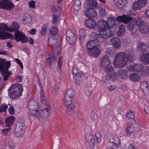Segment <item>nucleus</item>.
I'll return each mask as SVG.
<instances>
[{"mask_svg":"<svg viewBox=\"0 0 149 149\" xmlns=\"http://www.w3.org/2000/svg\"><path fill=\"white\" fill-rule=\"evenodd\" d=\"M134 52L132 50H129L125 52L118 53L114 61L115 67L117 68H122L127 64L128 61H131L133 59Z\"/></svg>","mask_w":149,"mask_h":149,"instance_id":"nucleus-1","label":"nucleus"},{"mask_svg":"<svg viewBox=\"0 0 149 149\" xmlns=\"http://www.w3.org/2000/svg\"><path fill=\"white\" fill-rule=\"evenodd\" d=\"M132 19V17L128 15H123L119 16L115 18L110 17L107 19V22L104 20H102L99 21L98 25H101L110 29L115 26L116 25V22H119L121 23H124L127 24L129 21Z\"/></svg>","mask_w":149,"mask_h":149,"instance_id":"nucleus-2","label":"nucleus"},{"mask_svg":"<svg viewBox=\"0 0 149 149\" xmlns=\"http://www.w3.org/2000/svg\"><path fill=\"white\" fill-rule=\"evenodd\" d=\"M98 30L99 34L95 32H92L91 34V38L95 39L98 41V44L102 42L103 39H107L112 36L111 31L110 28H108L104 26L98 25Z\"/></svg>","mask_w":149,"mask_h":149,"instance_id":"nucleus-3","label":"nucleus"},{"mask_svg":"<svg viewBox=\"0 0 149 149\" xmlns=\"http://www.w3.org/2000/svg\"><path fill=\"white\" fill-rule=\"evenodd\" d=\"M23 90L22 86L21 84H15L12 86L8 89L9 95L11 98H17L22 95Z\"/></svg>","mask_w":149,"mask_h":149,"instance_id":"nucleus-4","label":"nucleus"},{"mask_svg":"<svg viewBox=\"0 0 149 149\" xmlns=\"http://www.w3.org/2000/svg\"><path fill=\"white\" fill-rule=\"evenodd\" d=\"M10 66V62L8 61L6 62L5 59H0V71H1V74L3 77L4 81L6 80L11 74V73L9 72L8 70Z\"/></svg>","mask_w":149,"mask_h":149,"instance_id":"nucleus-5","label":"nucleus"},{"mask_svg":"<svg viewBox=\"0 0 149 149\" xmlns=\"http://www.w3.org/2000/svg\"><path fill=\"white\" fill-rule=\"evenodd\" d=\"M29 113L32 116L38 117L41 115L42 112H40L38 110L34 109V107L36 106V103L33 101H30L29 103Z\"/></svg>","mask_w":149,"mask_h":149,"instance_id":"nucleus-6","label":"nucleus"},{"mask_svg":"<svg viewBox=\"0 0 149 149\" xmlns=\"http://www.w3.org/2000/svg\"><path fill=\"white\" fill-rule=\"evenodd\" d=\"M15 7L12 2L9 0H0V8H5L6 10H10Z\"/></svg>","mask_w":149,"mask_h":149,"instance_id":"nucleus-7","label":"nucleus"},{"mask_svg":"<svg viewBox=\"0 0 149 149\" xmlns=\"http://www.w3.org/2000/svg\"><path fill=\"white\" fill-rule=\"evenodd\" d=\"M14 35V38L17 42L20 41L24 43L28 41V38L26 37L25 34L19 30L15 31Z\"/></svg>","mask_w":149,"mask_h":149,"instance_id":"nucleus-8","label":"nucleus"},{"mask_svg":"<svg viewBox=\"0 0 149 149\" xmlns=\"http://www.w3.org/2000/svg\"><path fill=\"white\" fill-rule=\"evenodd\" d=\"M74 96L73 90L72 89H68L66 91L63 100L64 103L66 104L68 103H72Z\"/></svg>","mask_w":149,"mask_h":149,"instance_id":"nucleus-9","label":"nucleus"},{"mask_svg":"<svg viewBox=\"0 0 149 149\" xmlns=\"http://www.w3.org/2000/svg\"><path fill=\"white\" fill-rule=\"evenodd\" d=\"M106 72L107 74L105 78L107 80H115L117 79L118 77L117 73L114 71L113 68L111 66H110V69L109 70H107Z\"/></svg>","mask_w":149,"mask_h":149,"instance_id":"nucleus-10","label":"nucleus"},{"mask_svg":"<svg viewBox=\"0 0 149 149\" xmlns=\"http://www.w3.org/2000/svg\"><path fill=\"white\" fill-rule=\"evenodd\" d=\"M111 64V61L108 56L107 55L104 56L101 62V68L105 69V72H107V70H109L110 67L109 68Z\"/></svg>","mask_w":149,"mask_h":149,"instance_id":"nucleus-11","label":"nucleus"},{"mask_svg":"<svg viewBox=\"0 0 149 149\" xmlns=\"http://www.w3.org/2000/svg\"><path fill=\"white\" fill-rule=\"evenodd\" d=\"M66 35L67 41L71 45H74L76 41V38L74 33L70 29L67 30Z\"/></svg>","mask_w":149,"mask_h":149,"instance_id":"nucleus-12","label":"nucleus"},{"mask_svg":"<svg viewBox=\"0 0 149 149\" xmlns=\"http://www.w3.org/2000/svg\"><path fill=\"white\" fill-rule=\"evenodd\" d=\"M139 31L143 34H146L149 31V27L147 23L143 20H141L139 22Z\"/></svg>","mask_w":149,"mask_h":149,"instance_id":"nucleus-13","label":"nucleus"},{"mask_svg":"<svg viewBox=\"0 0 149 149\" xmlns=\"http://www.w3.org/2000/svg\"><path fill=\"white\" fill-rule=\"evenodd\" d=\"M61 39L57 40L55 36H53L49 39V44L50 46H52L55 49L57 48H59L61 45Z\"/></svg>","mask_w":149,"mask_h":149,"instance_id":"nucleus-14","label":"nucleus"},{"mask_svg":"<svg viewBox=\"0 0 149 149\" xmlns=\"http://www.w3.org/2000/svg\"><path fill=\"white\" fill-rule=\"evenodd\" d=\"M1 25L2 28H3L4 30L10 32L18 30L19 29V24L16 22H13L11 24L10 28L6 24H1Z\"/></svg>","mask_w":149,"mask_h":149,"instance_id":"nucleus-15","label":"nucleus"},{"mask_svg":"<svg viewBox=\"0 0 149 149\" xmlns=\"http://www.w3.org/2000/svg\"><path fill=\"white\" fill-rule=\"evenodd\" d=\"M65 105V109L66 113L69 116L72 115L74 113V107L73 104L72 103H68V104H66L64 103Z\"/></svg>","mask_w":149,"mask_h":149,"instance_id":"nucleus-16","label":"nucleus"},{"mask_svg":"<svg viewBox=\"0 0 149 149\" xmlns=\"http://www.w3.org/2000/svg\"><path fill=\"white\" fill-rule=\"evenodd\" d=\"M126 117V120L129 124H135L136 123L134 113L131 111L130 110L127 112Z\"/></svg>","mask_w":149,"mask_h":149,"instance_id":"nucleus-17","label":"nucleus"},{"mask_svg":"<svg viewBox=\"0 0 149 149\" xmlns=\"http://www.w3.org/2000/svg\"><path fill=\"white\" fill-rule=\"evenodd\" d=\"M140 21V19L139 18L138 20L136 19L133 20L132 17V19L127 23H128L130 21L127 26L128 29L130 31L133 30L136 27L138 24L139 25V22Z\"/></svg>","mask_w":149,"mask_h":149,"instance_id":"nucleus-18","label":"nucleus"},{"mask_svg":"<svg viewBox=\"0 0 149 149\" xmlns=\"http://www.w3.org/2000/svg\"><path fill=\"white\" fill-rule=\"evenodd\" d=\"M143 67L142 65L138 64L134 65H130L128 66L127 69L129 71H135L139 72L142 70Z\"/></svg>","mask_w":149,"mask_h":149,"instance_id":"nucleus-19","label":"nucleus"},{"mask_svg":"<svg viewBox=\"0 0 149 149\" xmlns=\"http://www.w3.org/2000/svg\"><path fill=\"white\" fill-rule=\"evenodd\" d=\"M85 16L88 18H93L97 16L96 11L93 9L88 8L84 12Z\"/></svg>","mask_w":149,"mask_h":149,"instance_id":"nucleus-20","label":"nucleus"},{"mask_svg":"<svg viewBox=\"0 0 149 149\" xmlns=\"http://www.w3.org/2000/svg\"><path fill=\"white\" fill-rule=\"evenodd\" d=\"M88 54L91 56L95 57H97L100 54L99 49L95 47L91 49L87 50Z\"/></svg>","mask_w":149,"mask_h":149,"instance_id":"nucleus-21","label":"nucleus"},{"mask_svg":"<svg viewBox=\"0 0 149 149\" xmlns=\"http://www.w3.org/2000/svg\"><path fill=\"white\" fill-rule=\"evenodd\" d=\"M128 1V0H115V3L118 8L121 9L126 6Z\"/></svg>","mask_w":149,"mask_h":149,"instance_id":"nucleus-22","label":"nucleus"},{"mask_svg":"<svg viewBox=\"0 0 149 149\" xmlns=\"http://www.w3.org/2000/svg\"><path fill=\"white\" fill-rule=\"evenodd\" d=\"M99 44H98V41L95 39L94 40H90L86 43V47L87 50L91 49L95 47V46H97Z\"/></svg>","mask_w":149,"mask_h":149,"instance_id":"nucleus-23","label":"nucleus"},{"mask_svg":"<svg viewBox=\"0 0 149 149\" xmlns=\"http://www.w3.org/2000/svg\"><path fill=\"white\" fill-rule=\"evenodd\" d=\"M96 24V22L95 20L91 19H87L85 23L86 26L91 29H93L95 27Z\"/></svg>","mask_w":149,"mask_h":149,"instance_id":"nucleus-24","label":"nucleus"},{"mask_svg":"<svg viewBox=\"0 0 149 149\" xmlns=\"http://www.w3.org/2000/svg\"><path fill=\"white\" fill-rule=\"evenodd\" d=\"M0 38L3 39H13L14 38V36L6 32L2 31H0Z\"/></svg>","mask_w":149,"mask_h":149,"instance_id":"nucleus-25","label":"nucleus"},{"mask_svg":"<svg viewBox=\"0 0 149 149\" xmlns=\"http://www.w3.org/2000/svg\"><path fill=\"white\" fill-rule=\"evenodd\" d=\"M111 42L112 44L116 48L118 49L120 47L121 41L117 37H113L111 38Z\"/></svg>","mask_w":149,"mask_h":149,"instance_id":"nucleus-26","label":"nucleus"},{"mask_svg":"<svg viewBox=\"0 0 149 149\" xmlns=\"http://www.w3.org/2000/svg\"><path fill=\"white\" fill-rule=\"evenodd\" d=\"M16 128L20 129L25 130V129L24 121L23 118H20L18 119L16 123Z\"/></svg>","mask_w":149,"mask_h":149,"instance_id":"nucleus-27","label":"nucleus"},{"mask_svg":"<svg viewBox=\"0 0 149 149\" xmlns=\"http://www.w3.org/2000/svg\"><path fill=\"white\" fill-rule=\"evenodd\" d=\"M134 125L129 124V125L127 126L125 130L127 136H130L134 131V129L133 126Z\"/></svg>","mask_w":149,"mask_h":149,"instance_id":"nucleus-28","label":"nucleus"},{"mask_svg":"<svg viewBox=\"0 0 149 149\" xmlns=\"http://www.w3.org/2000/svg\"><path fill=\"white\" fill-rule=\"evenodd\" d=\"M24 130L15 128L14 130L15 136L17 137H20L22 136L24 133Z\"/></svg>","mask_w":149,"mask_h":149,"instance_id":"nucleus-29","label":"nucleus"},{"mask_svg":"<svg viewBox=\"0 0 149 149\" xmlns=\"http://www.w3.org/2000/svg\"><path fill=\"white\" fill-rule=\"evenodd\" d=\"M110 141L116 146H118L120 143V139L116 136L111 137L110 139Z\"/></svg>","mask_w":149,"mask_h":149,"instance_id":"nucleus-30","label":"nucleus"},{"mask_svg":"<svg viewBox=\"0 0 149 149\" xmlns=\"http://www.w3.org/2000/svg\"><path fill=\"white\" fill-rule=\"evenodd\" d=\"M86 4L88 6L89 8L93 9V8H96L97 7V2L93 0H88L86 2Z\"/></svg>","mask_w":149,"mask_h":149,"instance_id":"nucleus-31","label":"nucleus"},{"mask_svg":"<svg viewBox=\"0 0 149 149\" xmlns=\"http://www.w3.org/2000/svg\"><path fill=\"white\" fill-rule=\"evenodd\" d=\"M141 60L142 62L146 64L149 63V53L145 54H142L141 57Z\"/></svg>","mask_w":149,"mask_h":149,"instance_id":"nucleus-32","label":"nucleus"},{"mask_svg":"<svg viewBox=\"0 0 149 149\" xmlns=\"http://www.w3.org/2000/svg\"><path fill=\"white\" fill-rule=\"evenodd\" d=\"M118 74L120 77L123 79H125L127 77V72L123 69H120L118 71Z\"/></svg>","mask_w":149,"mask_h":149,"instance_id":"nucleus-33","label":"nucleus"},{"mask_svg":"<svg viewBox=\"0 0 149 149\" xmlns=\"http://www.w3.org/2000/svg\"><path fill=\"white\" fill-rule=\"evenodd\" d=\"M15 120V117L13 116L8 118L5 120V122L8 127H10L13 125Z\"/></svg>","mask_w":149,"mask_h":149,"instance_id":"nucleus-34","label":"nucleus"},{"mask_svg":"<svg viewBox=\"0 0 149 149\" xmlns=\"http://www.w3.org/2000/svg\"><path fill=\"white\" fill-rule=\"evenodd\" d=\"M125 32V26L124 24H121L120 26L119 30L118 32V36H123Z\"/></svg>","mask_w":149,"mask_h":149,"instance_id":"nucleus-35","label":"nucleus"},{"mask_svg":"<svg viewBox=\"0 0 149 149\" xmlns=\"http://www.w3.org/2000/svg\"><path fill=\"white\" fill-rule=\"evenodd\" d=\"M58 29L56 26H53L52 27L49 29V31L50 34L53 36L56 35L58 32Z\"/></svg>","mask_w":149,"mask_h":149,"instance_id":"nucleus-36","label":"nucleus"},{"mask_svg":"<svg viewBox=\"0 0 149 149\" xmlns=\"http://www.w3.org/2000/svg\"><path fill=\"white\" fill-rule=\"evenodd\" d=\"M48 26V24L47 23H45L43 25L40 32V34L41 36H43L45 34Z\"/></svg>","mask_w":149,"mask_h":149,"instance_id":"nucleus-37","label":"nucleus"},{"mask_svg":"<svg viewBox=\"0 0 149 149\" xmlns=\"http://www.w3.org/2000/svg\"><path fill=\"white\" fill-rule=\"evenodd\" d=\"M148 85L147 82L144 81L140 84V88L143 93L148 91Z\"/></svg>","mask_w":149,"mask_h":149,"instance_id":"nucleus-38","label":"nucleus"},{"mask_svg":"<svg viewBox=\"0 0 149 149\" xmlns=\"http://www.w3.org/2000/svg\"><path fill=\"white\" fill-rule=\"evenodd\" d=\"M54 110V107L49 105L48 106V107H47L46 109H45L44 110H42L41 112L43 111L47 115H49V113H52Z\"/></svg>","mask_w":149,"mask_h":149,"instance_id":"nucleus-39","label":"nucleus"},{"mask_svg":"<svg viewBox=\"0 0 149 149\" xmlns=\"http://www.w3.org/2000/svg\"><path fill=\"white\" fill-rule=\"evenodd\" d=\"M143 70L141 73V76L143 77H146L148 75V72H149V67L148 65H146L142 68Z\"/></svg>","mask_w":149,"mask_h":149,"instance_id":"nucleus-40","label":"nucleus"},{"mask_svg":"<svg viewBox=\"0 0 149 149\" xmlns=\"http://www.w3.org/2000/svg\"><path fill=\"white\" fill-rule=\"evenodd\" d=\"M131 80L134 81H138L140 80V77L137 74L133 73L130 76Z\"/></svg>","mask_w":149,"mask_h":149,"instance_id":"nucleus-41","label":"nucleus"},{"mask_svg":"<svg viewBox=\"0 0 149 149\" xmlns=\"http://www.w3.org/2000/svg\"><path fill=\"white\" fill-rule=\"evenodd\" d=\"M56 60V57L54 55L48 57L46 59L45 61L49 65H51L52 63L55 61Z\"/></svg>","mask_w":149,"mask_h":149,"instance_id":"nucleus-42","label":"nucleus"},{"mask_svg":"<svg viewBox=\"0 0 149 149\" xmlns=\"http://www.w3.org/2000/svg\"><path fill=\"white\" fill-rule=\"evenodd\" d=\"M137 48L138 49L142 52L146 51V49L147 47L145 44H143L141 42H139L138 43Z\"/></svg>","mask_w":149,"mask_h":149,"instance_id":"nucleus-43","label":"nucleus"},{"mask_svg":"<svg viewBox=\"0 0 149 149\" xmlns=\"http://www.w3.org/2000/svg\"><path fill=\"white\" fill-rule=\"evenodd\" d=\"M85 139L87 142H94L95 140L92 135L90 134H86L85 135Z\"/></svg>","mask_w":149,"mask_h":149,"instance_id":"nucleus-44","label":"nucleus"},{"mask_svg":"<svg viewBox=\"0 0 149 149\" xmlns=\"http://www.w3.org/2000/svg\"><path fill=\"white\" fill-rule=\"evenodd\" d=\"M81 2L79 0H75L74 2L73 8L76 10H79L81 7Z\"/></svg>","mask_w":149,"mask_h":149,"instance_id":"nucleus-45","label":"nucleus"},{"mask_svg":"<svg viewBox=\"0 0 149 149\" xmlns=\"http://www.w3.org/2000/svg\"><path fill=\"white\" fill-rule=\"evenodd\" d=\"M80 39L81 42H83L86 36V32L84 29H81L79 31Z\"/></svg>","mask_w":149,"mask_h":149,"instance_id":"nucleus-46","label":"nucleus"},{"mask_svg":"<svg viewBox=\"0 0 149 149\" xmlns=\"http://www.w3.org/2000/svg\"><path fill=\"white\" fill-rule=\"evenodd\" d=\"M90 118L92 121H94L97 119V115L95 114L94 111L92 110L91 111Z\"/></svg>","mask_w":149,"mask_h":149,"instance_id":"nucleus-47","label":"nucleus"},{"mask_svg":"<svg viewBox=\"0 0 149 149\" xmlns=\"http://www.w3.org/2000/svg\"><path fill=\"white\" fill-rule=\"evenodd\" d=\"M40 101L43 104L45 103L47 101V99L45 96L44 92H40Z\"/></svg>","mask_w":149,"mask_h":149,"instance_id":"nucleus-48","label":"nucleus"},{"mask_svg":"<svg viewBox=\"0 0 149 149\" xmlns=\"http://www.w3.org/2000/svg\"><path fill=\"white\" fill-rule=\"evenodd\" d=\"M132 7L134 10H138L141 8H142L141 7L140 4H139V1L134 2L132 5Z\"/></svg>","mask_w":149,"mask_h":149,"instance_id":"nucleus-49","label":"nucleus"},{"mask_svg":"<svg viewBox=\"0 0 149 149\" xmlns=\"http://www.w3.org/2000/svg\"><path fill=\"white\" fill-rule=\"evenodd\" d=\"M72 73L74 77L78 75L82 74V73L81 72H79L78 70L76 67H74L72 69Z\"/></svg>","mask_w":149,"mask_h":149,"instance_id":"nucleus-50","label":"nucleus"},{"mask_svg":"<svg viewBox=\"0 0 149 149\" xmlns=\"http://www.w3.org/2000/svg\"><path fill=\"white\" fill-rule=\"evenodd\" d=\"M83 75V74L81 75H78L74 77L75 79V82L77 84H78L80 83L81 81V77Z\"/></svg>","mask_w":149,"mask_h":149,"instance_id":"nucleus-51","label":"nucleus"},{"mask_svg":"<svg viewBox=\"0 0 149 149\" xmlns=\"http://www.w3.org/2000/svg\"><path fill=\"white\" fill-rule=\"evenodd\" d=\"M8 108L7 105L4 104H1L0 106V112L6 111Z\"/></svg>","mask_w":149,"mask_h":149,"instance_id":"nucleus-52","label":"nucleus"},{"mask_svg":"<svg viewBox=\"0 0 149 149\" xmlns=\"http://www.w3.org/2000/svg\"><path fill=\"white\" fill-rule=\"evenodd\" d=\"M36 1H35L31 0L28 3L29 6L32 8H34L36 7L35 4Z\"/></svg>","mask_w":149,"mask_h":149,"instance_id":"nucleus-53","label":"nucleus"},{"mask_svg":"<svg viewBox=\"0 0 149 149\" xmlns=\"http://www.w3.org/2000/svg\"><path fill=\"white\" fill-rule=\"evenodd\" d=\"M141 7L142 8L145 7L147 3V0H138Z\"/></svg>","mask_w":149,"mask_h":149,"instance_id":"nucleus-54","label":"nucleus"},{"mask_svg":"<svg viewBox=\"0 0 149 149\" xmlns=\"http://www.w3.org/2000/svg\"><path fill=\"white\" fill-rule=\"evenodd\" d=\"M57 17L56 16L53 15L52 21L53 26H56V25L57 22Z\"/></svg>","mask_w":149,"mask_h":149,"instance_id":"nucleus-55","label":"nucleus"},{"mask_svg":"<svg viewBox=\"0 0 149 149\" xmlns=\"http://www.w3.org/2000/svg\"><path fill=\"white\" fill-rule=\"evenodd\" d=\"M94 143L87 142L86 143V145L87 149H92Z\"/></svg>","mask_w":149,"mask_h":149,"instance_id":"nucleus-56","label":"nucleus"},{"mask_svg":"<svg viewBox=\"0 0 149 149\" xmlns=\"http://www.w3.org/2000/svg\"><path fill=\"white\" fill-rule=\"evenodd\" d=\"M99 13L101 16H103L106 14L105 9L102 8L99 9Z\"/></svg>","mask_w":149,"mask_h":149,"instance_id":"nucleus-57","label":"nucleus"},{"mask_svg":"<svg viewBox=\"0 0 149 149\" xmlns=\"http://www.w3.org/2000/svg\"><path fill=\"white\" fill-rule=\"evenodd\" d=\"M95 136L97 141L98 142H100L101 140V135L99 133H97L95 134Z\"/></svg>","mask_w":149,"mask_h":149,"instance_id":"nucleus-58","label":"nucleus"},{"mask_svg":"<svg viewBox=\"0 0 149 149\" xmlns=\"http://www.w3.org/2000/svg\"><path fill=\"white\" fill-rule=\"evenodd\" d=\"M14 145L13 143H10L9 145L6 146L4 149H14Z\"/></svg>","mask_w":149,"mask_h":149,"instance_id":"nucleus-59","label":"nucleus"},{"mask_svg":"<svg viewBox=\"0 0 149 149\" xmlns=\"http://www.w3.org/2000/svg\"><path fill=\"white\" fill-rule=\"evenodd\" d=\"M62 57H60L59 58V60L58 61V70H60L61 67L62 65Z\"/></svg>","mask_w":149,"mask_h":149,"instance_id":"nucleus-60","label":"nucleus"},{"mask_svg":"<svg viewBox=\"0 0 149 149\" xmlns=\"http://www.w3.org/2000/svg\"><path fill=\"white\" fill-rule=\"evenodd\" d=\"M22 76L17 75L15 77V80L17 82H21L22 80Z\"/></svg>","mask_w":149,"mask_h":149,"instance_id":"nucleus-61","label":"nucleus"},{"mask_svg":"<svg viewBox=\"0 0 149 149\" xmlns=\"http://www.w3.org/2000/svg\"><path fill=\"white\" fill-rule=\"evenodd\" d=\"M10 128L9 127L8 128H6L3 130L2 132H3L5 135L6 136L7 135L8 132L10 130Z\"/></svg>","mask_w":149,"mask_h":149,"instance_id":"nucleus-62","label":"nucleus"},{"mask_svg":"<svg viewBox=\"0 0 149 149\" xmlns=\"http://www.w3.org/2000/svg\"><path fill=\"white\" fill-rule=\"evenodd\" d=\"M9 113L11 115L14 113V109L13 107H11L8 109V110Z\"/></svg>","mask_w":149,"mask_h":149,"instance_id":"nucleus-63","label":"nucleus"},{"mask_svg":"<svg viewBox=\"0 0 149 149\" xmlns=\"http://www.w3.org/2000/svg\"><path fill=\"white\" fill-rule=\"evenodd\" d=\"M116 86L114 85H111L108 87V89L110 91H112L116 88Z\"/></svg>","mask_w":149,"mask_h":149,"instance_id":"nucleus-64","label":"nucleus"}]
</instances>
